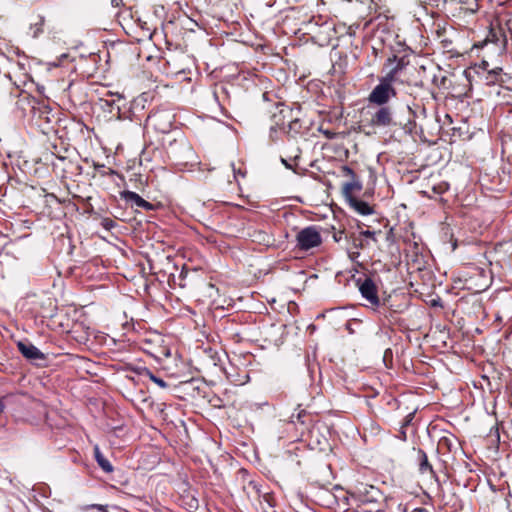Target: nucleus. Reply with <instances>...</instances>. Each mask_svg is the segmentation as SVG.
Listing matches in <instances>:
<instances>
[{
  "mask_svg": "<svg viewBox=\"0 0 512 512\" xmlns=\"http://www.w3.org/2000/svg\"><path fill=\"white\" fill-rule=\"evenodd\" d=\"M169 155L177 165H193L197 163V156L190 143L181 138L170 145Z\"/></svg>",
  "mask_w": 512,
  "mask_h": 512,
  "instance_id": "nucleus-1",
  "label": "nucleus"
},
{
  "mask_svg": "<svg viewBox=\"0 0 512 512\" xmlns=\"http://www.w3.org/2000/svg\"><path fill=\"white\" fill-rule=\"evenodd\" d=\"M297 247L302 251H308L318 247L322 243V237L317 226L311 225L303 228L296 236Z\"/></svg>",
  "mask_w": 512,
  "mask_h": 512,
  "instance_id": "nucleus-2",
  "label": "nucleus"
},
{
  "mask_svg": "<svg viewBox=\"0 0 512 512\" xmlns=\"http://www.w3.org/2000/svg\"><path fill=\"white\" fill-rule=\"evenodd\" d=\"M397 96V91L393 86H386L378 83L370 92L368 101L377 106H387L390 99Z\"/></svg>",
  "mask_w": 512,
  "mask_h": 512,
  "instance_id": "nucleus-3",
  "label": "nucleus"
},
{
  "mask_svg": "<svg viewBox=\"0 0 512 512\" xmlns=\"http://www.w3.org/2000/svg\"><path fill=\"white\" fill-rule=\"evenodd\" d=\"M371 125L374 127L386 128L402 125L393 117V111L390 106H379L371 117Z\"/></svg>",
  "mask_w": 512,
  "mask_h": 512,
  "instance_id": "nucleus-4",
  "label": "nucleus"
},
{
  "mask_svg": "<svg viewBox=\"0 0 512 512\" xmlns=\"http://www.w3.org/2000/svg\"><path fill=\"white\" fill-rule=\"evenodd\" d=\"M357 284L359 286L361 296L366 299L372 307H378L380 305V300L377 294V286L374 281L371 278L366 277L364 280L358 279Z\"/></svg>",
  "mask_w": 512,
  "mask_h": 512,
  "instance_id": "nucleus-5",
  "label": "nucleus"
},
{
  "mask_svg": "<svg viewBox=\"0 0 512 512\" xmlns=\"http://www.w3.org/2000/svg\"><path fill=\"white\" fill-rule=\"evenodd\" d=\"M382 497L380 491L370 486L366 494L361 496L362 506H359L360 512H380L379 499Z\"/></svg>",
  "mask_w": 512,
  "mask_h": 512,
  "instance_id": "nucleus-6",
  "label": "nucleus"
},
{
  "mask_svg": "<svg viewBox=\"0 0 512 512\" xmlns=\"http://www.w3.org/2000/svg\"><path fill=\"white\" fill-rule=\"evenodd\" d=\"M173 116L167 111H159L149 115L148 120L161 133H168L172 128Z\"/></svg>",
  "mask_w": 512,
  "mask_h": 512,
  "instance_id": "nucleus-7",
  "label": "nucleus"
},
{
  "mask_svg": "<svg viewBox=\"0 0 512 512\" xmlns=\"http://www.w3.org/2000/svg\"><path fill=\"white\" fill-rule=\"evenodd\" d=\"M343 172L346 176H349L351 178V181L346 182L343 185V195L347 200L351 199L353 196L354 191H361L362 190V183L357 178L355 172L349 167V166H343Z\"/></svg>",
  "mask_w": 512,
  "mask_h": 512,
  "instance_id": "nucleus-8",
  "label": "nucleus"
},
{
  "mask_svg": "<svg viewBox=\"0 0 512 512\" xmlns=\"http://www.w3.org/2000/svg\"><path fill=\"white\" fill-rule=\"evenodd\" d=\"M120 196L127 203H130L131 207H138L144 210H152L153 204L143 199L139 194L133 191H122Z\"/></svg>",
  "mask_w": 512,
  "mask_h": 512,
  "instance_id": "nucleus-9",
  "label": "nucleus"
},
{
  "mask_svg": "<svg viewBox=\"0 0 512 512\" xmlns=\"http://www.w3.org/2000/svg\"><path fill=\"white\" fill-rule=\"evenodd\" d=\"M17 347L21 354L31 361H42L45 355L33 344L29 342H18Z\"/></svg>",
  "mask_w": 512,
  "mask_h": 512,
  "instance_id": "nucleus-10",
  "label": "nucleus"
},
{
  "mask_svg": "<svg viewBox=\"0 0 512 512\" xmlns=\"http://www.w3.org/2000/svg\"><path fill=\"white\" fill-rule=\"evenodd\" d=\"M347 202L360 215L366 216L373 213V208L367 202L356 197H351Z\"/></svg>",
  "mask_w": 512,
  "mask_h": 512,
  "instance_id": "nucleus-11",
  "label": "nucleus"
},
{
  "mask_svg": "<svg viewBox=\"0 0 512 512\" xmlns=\"http://www.w3.org/2000/svg\"><path fill=\"white\" fill-rule=\"evenodd\" d=\"M417 459H418L419 471L421 474H423V475L429 474L432 477L436 476L432 465L428 461L427 454L423 450H421V449L418 450Z\"/></svg>",
  "mask_w": 512,
  "mask_h": 512,
  "instance_id": "nucleus-12",
  "label": "nucleus"
},
{
  "mask_svg": "<svg viewBox=\"0 0 512 512\" xmlns=\"http://www.w3.org/2000/svg\"><path fill=\"white\" fill-rule=\"evenodd\" d=\"M379 83L386 86H393L394 83L409 84V81L406 78L397 75L395 70L390 69L385 76L379 79Z\"/></svg>",
  "mask_w": 512,
  "mask_h": 512,
  "instance_id": "nucleus-13",
  "label": "nucleus"
},
{
  "mask_svg": "<svg viewBox=\"0 0 512 512\" xmlns=\"http://www.w3.org/2000/svg\"><path fill=\"white\" fill-rule=\"evenodd\" d=\"M94 457L98 465L102 468L103 471L110 473L113 471L112 464L104 457L101 453L98 445L94 446Z\"/></svg>",
  "mask_w": 512,
  "mask_h": 512,
  "instance_id": "nucleus-14",
  "label": "nucleus"
},
{
  "mask_svg": "<svg viewBox=\"0 0 512 512\" xmlns=\"http://www.w3.org/2000/svg\"><path fill=\"white\" fill-rule=\"evenodd\" d=\"M137 373L143 377H148L151 381L157 384L160 388L165 389L168 384L162 379L155 376L148 368L142 367L137 370Z\"/></svg>",
  "mask_w": 512,
  "mask_h": 512,
  "instance_id": "nucleus-15",
  "label": "nucleus"
},
{
  "mask_svg": "<svg viewBox=\"0 0 512 512\" xmlns=\"http://www.w3.org/2000/svg\"><path fill=\"white\" fill-rule=\"evenodd\" d=\"M388 63H394L395 65L391 68V70H395L397 75L403 77V72L407 69L408 62H406L403 58H397L396 56H393V58L388 59Z\"/></svg>",
  "mask_w": 512,
  "mask_h": 512,
  "instance_id": "nucleus-16",
  "label": "nucleus"
},
{
  "mask_svg": "<svg viewBox=\"0 0 512 512\" xmlns=\"http://www.w3.org/2000/svg\"><path fill=\"white\" fill-rule=\"evenodd\" d=\"M501 71H502L501 67H496V68L490 70L487 73V75L485 76V83L487 85H495V84L499 85Z\"/></svg>",
  "mask_w": 512,
  "mask_h": 512,
  "instance_id": "nucleus-17",
  "label": "nucleus"
},
{
  "mask_svg": "<svg viewBox=\"0 0 512 512\" xmlns=\"http://www.w3.org/2000/svg\"><path fill=\"white\" fill-rule=\"evenodd\" d=\"M43 26H44V17L39 16L38 21L31 24V26H30V32H31L33 38H37L39 35H41L43 33Z\"/></svg>",
  "mask_w": 512,
  "mask_h": 512,
  "instance_id": "nucleus-18",
  "label": "nucleus"
},
{
  "mask_svg": "<svg viewBox=\"0 0 512 512\" xmlns=\"http://www.w3.org/2000/svg\"><path fill=\"white\" fill-rule=\"evenodd\" d=\"M499 85L506 89L512 90V76L503 72L502 70L499 79Z\"/></svg>",
  "mask_w": 512,
  "mask_h": 512,
  "instance_id": "nucleus-19",
  "label": "nucleus"
},
{
  "mask_svg": "<svg viewBox=\"0 0 512 512\" xmlns=\"http://www.w3.org/2000/svg\"><path fill=\"white\" fill-rule=\"evenodd\" d=\"M34 113H36V108L33 107ZM39 116L43 117L47 122H50L49 114H50V108L46 105L39 106L37 109Z\"/></svg>",
  "mask_w": 512,
  "mask_h": 512,
  "instance_id": "nucleus-20",
  "label": "nucleus"
},
{
  "mask_svg": "<svg viewBox=\"0 0 512 512\" xmlns=\"http://www.w3.org/2000/svg\"><path fill=\"white\" fill-rule=\"evenodd\" d=\"M305 416H306V412L304 410H301L297 413H292L290 419H291V422H293V423L300 422V423L304 424L303 418Z\"/></svg>",
  "mask_w": 512,
  "mask_h": 512,
  "instance_id": "nucleus-21",
  "label": "nucleus"
},
{
  "mask_svg": "<svg viewBox=\"0 0 512 512\" xmlns=\"http://www.w3.org/2000/svg\"><path fill=\"white\" fill-rule=\"evenodd\" d=\"M106 508H107V506H104V505L92 504V505H86V506L81 507V510L82 511H86L88 509H97L100 512H107Z\"/></svg>",
  "mask_w": 512,
  "mask_h": 512,
  "instance_id": "nucleus-22",
  "label": "nucleus"
},
{
  "mask_svg": "<svg viewBox=\"0 0 512 512\" xmlns=\"http://www.w3.org/2000/svg\"><path fill=\"white\" fill-rule=\"evenodd\" d=\"M102 226H103L106 230H111V229H113V228L116 226V224H115V222H114L112 219H110V218H104V219L102 220Z\"/></svg>",
  "mask_w": 512,
  "mask_h": 512,
  "instance_id": "nucleus-23",
  "label": "nucleus"
},
{
  "mask_svg": "<svg viewBox=\"0 0 512 512\" xmlns=\"http://www.w3.org/2000/svg\"><path fill=\"white\" fill-rule=\"evenodd\" d=\"M375 235H376V233L374 231H371V230H364V231L360 232V236H363V237H366V238H371L374 241L376 240L375 239Z\"/></svg>",
  "mask_w": 512,
  "mask_h": 512,
  "instance_id": "nucleus-24",
  "label": "nucleus"
},
{
  "mask_svg": "<svg viewBox=\"0 0 512 512\" xmlns=\"http://www.w3.org/2000/svg\"><path fill=\"white\" fill-rule=\"evenodd\" d=\"M343 234H344V232H343V231L334 232V234H333V240H334L335 242H340V241L342 240Z\"/></svg>",
  "mask_w": 512,
  "mask_h": 512,
  "instance_id": "nucleus-25",
  "label": "nucleus"
},
{
  "mask_svg": "<svg viewBox=\"0 0 512 512\" xmlns=\"http://www.w3.org/2000/svg\"><path fill=\"white\" fill-rule=\"evenodd\" d=\"M359 256H360V253L358 251L349 252V258L352 261H355Z\"/></svg>",
  "mask_w": 512,
  "mask_h": 512,
  "instance_id": "nucleus-26",
  "label": "nucleus"
},
{
  "mask_svg": "<svg viewBox=\"0 0 512 512\" xmlns=\"http://www.w3.org/2000/svg\"><path fill=\"white\" fill-rule=\"evenodd\" d=\"M354 246L355 248L357 249H362L366 246V243H364L362 240H360L359 242H354Z\"/></svg>",
  "mask_w": 512,
  "mask_h": 512,
  "instance_id": "nucleus-27",
  "label": "nucleus"
},
{
  "mask_svg": "<svg viewBox=\"0 0 512 512\" xmlns=\"http://www.w3.org/2000/svg\"><path fill=\"white\" fill-rule=\"evenodd\" d=\"M233 172H234V177L237 178V175H241V176H244V174L241 172V170H236L234 167H233Z\"/></svg>",
  "mask_w": 512,
  "mask_h": 512,
  "instance_id": "nucleus-28",
  "label": "nucleus"
},
{
  "mask_svg": "<svg viewBox=\"0 0 512 512\" xmlns=\"http://www.w3.org/2000/svg\"><path fill=\"white\" fill-rule=\"evenodd\" d=\"M4 408H5V405H4L3 401L0 399V415L3 413Z\"/></svg>",
  "mask_w": 512,
  "mask_h": 512,
  "instance_id": "nucleus-29",
  "label": "nucleus"
},
{
  "mask_svg": "<svg viewBox=\"0 0 512 512\" xmlns=\"http://www.w3.org/2000/svg\"><path fill=\"white\" fill-rule=\"evenodd\" d=\"M112 96H116L118 100L122 99V96L119 93H111Z\"/></svg>",
  "mask_w": 512,
  "mask_h": 512,
  "instance_id": "nucleus-30",
  "label": "nucleus"
},
{
  "mask_svg": "<svg viewBox=\"0 0 512 512\" xmlns=\"http://www.w3.org/2000/svg\"><path fill=\"white\" fill-rule=\"evenodd\" d=\"M111 3H112L113 6H118L119 5V0H112Z\"/></svg>",
  "mask_w": 512,
  "mask_h": 512,
  "instance_id": "nucleus-31",
  "label": "nucleus"
},
{
  "mask_svg": "<svg viewBox=\"0 0 512 512\" xmlns=\"http://www.w3.org/2000/svg\"><path fill=\"white\" fill-rule=\"evenodd\" d=\"M50 66H53V67H58L59 66V62H52V63H49Z\"/></svg>",
  "mask_w": 512,
  "mask_h": 512,
  "instance_id": "nucleus-32",
  "label": "nucleus"
},
{
  "mask_svg": "<svg viewBox=\"0 0 512 512\" xmlns=\"http://www.w3.org/2000/svg\"><path fill=\"white\" fill-rule=\"evenodd\" d=\"M115 102V100H112L111 102H109L108 100L105 101V103L109 106L113 105Z\"/></svg>",
  "mask_w": 512,
  "mask_h": 512,
  "instance_id": "nucleus-33",
  "label": "nucleus"
},
{
  "mask_svg": "<svg viewBox=\"0 0 512 512\" xmlns=\"http://www.w3.org/2000/svg\"><path fill=\"white\" fill-rule=\"evenodd\" d=\"M67 57H68V55H67V54H62V55L60 56L59 61H60V60H62V59H65V58H67Z\"/></svg>",
  "mask_w": 512,
  "mask_h": 512,
  "instance_id": "nucleus-34",
  "label": "nucleus"
},
{
  "mask_svg": "<svg viewBox=\"0 0 512 512\" xmlns=\"http://www.w3.org/2000/svg\"><path fill=\"white\" fill-rule=\"evenodd\" d=\"M282 162L285 164L286 167H290L286 160L282 159Z\"/></svg>",
  "mask_w": 512,
  "mask_h": 512,
  "instance_id": "nucleus-35",
  "label": "nucleus"
},
{
  "mask_svg": "<svg viewBox=\"0 0 512 512\" xmlns=\"http://www.w3.org/2000/svg\"><path fill=\"white\" fill-rule=\"evenodd\" d=\"M407 112H408L409 114H412V110H411V108H410L409 106L407 107Z\"/></svg>",
  "mask_w": 512,
  "mask_h": 512,
  "instance_id": "nucleus-36",
  "label": "nucleus"
}]
</instances>
